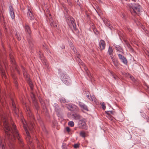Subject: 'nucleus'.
Instances as JSON below:
<instances>
[{
  "label": "nucleus",
  "instance_id": "f257e3e1",
  "mask_svg": "<svg viewBox=\"0 0 149 149\" xmlns=\"http://www.w3.org/2000/svg\"><path fill=\"white\" fill-rule=\"evenodd\" d=\"M1 118L4 127V130L6 134V138L7 139V141L5 140V143H3V141H1L0 146L2 149H14L13 143L15 140V136L17 138L20 146H23L24 143L16 129L15 125L12 124L11 126L4 115H1Z\"/></svg>",
  "mask_w": 149,
  "mask_h": 149
},
{
  "label": "nucleus",
  "instance_id": "f03ea898",
  "mask_svg": "<svg viewBox=\"0 0 149 149\" xmlns=\"http://www.w3.org/2000/svg\"><path fill=\"white\" fill-rule=\"evenodd\" d=\"M130 12L132 15H135L140 12V6L138 4L132 3L130 5Z\"/></svg>",
  "mask_w": 149,
  "mask_h": 149
},
{
  "label": "nucleus",
  "instance_id": "7ed1b4c3",
  "mask_svg": "<svg viewBox=\"0 0 149 149\" xmlns=\"http://www.w3.org/2000/svg\"><path fill=\"white\" fill-rule=\"evenodd\" d=\"M24 28L26 33L29 34V36L27 37V39L30 45H31V44L32 43L33 40L30 36L31 32V29L29 25L26 24H25L24 26Z\"/></svg>",
  "mask_w": 149,
  "mask_h": 149
},
{
  "label": "nucleus",
  "instance_id": "20e7f679",
  "mask_svg": "<svg viewBox=\"0 0 149 149\" xmlns=\"http://www.w3.org/2000/svg\"><path fill=\"white\" fill-rule=\"evenodd\" d=\"M66 21L68 25L72 29V30L73 29L71 27L72 26L74 30H76V23L74 22V19L72 17H68L67 19L66 18Z\"/></svg>",
  "mask_w": 149,
  "mask_h": 149
},
{
  "label": "nucleus",
  "instance_id": "39448f33",
  "mask_svg": "<svg viewBox=\"0 0 149 149\" xmlns=\"http://www.w3.org/2000/svg\"><path fill=\"white\" fill-rule=\"evenodd\" d=\"M66 107L70 111H73L74 112L77 111L79 110L78 107L73 104H66Z\"/></svg>",
  "mask_w": 149,
  "mask_h": 149
},
{
  "label": "nucleus",
  "instance_id": "423d86ee",
  "mask_svg": "<svg viewBox=\"0 0 149 149\" xmlns=\"http://www.w3.org/2000/svg\"><path fill=\"white\" fill-rule=\"evenodd\" d=\"M99 48L101 51L104 49L105 48V42L103 40H101L99 42Z\"/></svg>",
  "mask_w": 149,
  "mask_h": 149
},
{
  "label": "nucleus",
  "instance_id": "0eeeda50",
  "mask_svg": "<svg viewBox=\"0 0 149 149\" xmlns=\"http://www.w3.org/2000/svg\"><path fill=\"white\" fill-rule=\"evenodd\" d=\"M61 79L63 82L65 84H67L70 81L69 77L67 75H62L61 76Z\"/></svg>",
  "mask_w": 149,
  "mask_h": 149
},
{
  "label": "nucleus",
  "instance_id": "6e6552de",
  "mask_svg": "<svg viewBox=\"0 0 149 149\" xmlns=\"http://www.w3.org/2000/svg\"><path fill=\"white\" fill-rule=\"evenodd\" d=\"M119 59L125 64L126 65L127 63V59L124 56L120 54H118Z\"/></svg>",
  "mask_w": 149,
  "mask_h": 149
},
{
  "label": "nucleus",
  "instance_id": "1a4fd4ad",
  "mask_svg": "<svg viewBox=\"0 0 149 149\" xmlns=\"http://www.w3.org/2000/svg\"><path fill=\"white\" fill-rule=\"evenodd\" d=\"M79 123L80 127L86 130L87 129V127L86 126V124L84 121L80 120L79 121Z\"/></svg>",
  "mask_w": 149,
  "mask_h": 149
},
{
  "label": "nucleus",
  "instance_id": "9d476101",
  "mask_svg": "<svg viewBox=\"0 0 149 149\" xmlns=\"http://www.w3.org/2000/svg\"><path fill=\"white\" fill-rule=\"evenodd\" d=\"M49 15L50 17L49 18V19L51 26L52 27H54V28L57 27V24L56 23V22H54L52 19V17H51V15L49 14Z\"/></svg>",
  "mask_w": 149,
  "mask_h": 149
},
{
  "label": "nucleus",
  "instance_id": "9b49d317",
  "mask_svg": "<svg viewBox=\"0 0 149 149\" xmlns=\"http://www.w3.org/2000/svg\"><path fill=\"white\" fill-rule=\"evenodd\" d=\"M79 105L81 109L87 111H88L87 106L83 102H79Z\"/></svg>",
  "mask_w": 149,
  "mask_h": 149
},
{
  "label": "nucleus",
  "instance_id": "f8f14e48",
  "mask_svg": "<svg viewBox=\"0 0 149 149\" xmlns=\"http://www.w3.org/2000/svg\"><path fill=\"white\" fill-rule=\"evenodd\" d=\"M9 13L10 15L11 18L13 19H14L15 17V15L13 8L11 6H10L9 7Z\"/></svg>",
  "mask_w": 149,
  "mask_h": 149
},
{
  "label": "nucleus",
  "instance_id": "ddd939ff",
  "mask_svg": "<svg viewBox=\"0 0 149 149\" xmlns=\"http://www.w3.org/2000/svg\"><path fill=\"white\" fill-rule=\"evenodd\" d=\"M111 58L114 65L117 68H118L119 63L118 60L114 58V57L113 58Z\"/></svg>",
  "mask_w": 149,
  "mask_h": 149
},
{
  "label": "nucleus",
  "instance_id": "4468645a",
  "mask_svg": "<svg viewBox=\"0 0 149 149\" xmlns=\"http://www.w3.org/2000/svg\"><path fill=\"white\" fill-rule=\"evenodd\" d=\"M0 70L1 72L2 75L4 77H5V73L3 68V64L1 61H0Z\"/></svg>",
  "mask_w": 149,
  "mask_h": 149
},
{
  "label": "nucleus",
  "instance_id": "2eb2a0df",
  "mask_svg": "<svg viewBox=\"0 0 149 149\" xmlns=\"http://www.w3.org/2000/svg\"><path fill=\"white\" fill-rule=\"evenodd\" d=\"M27 15L28 17L31 20H32L34 19V17L32 13L30 10H29L28 9V12L27 13Z\"/></svg>",
  "mask_w": 149,
  "mask_h": 149
},
{
  "label": "nucleus",
  "instance_id": "dca6fc26",
  "mask_svg": "<svg viewBox=\"0 0 149 149\" xmlns=\"http://www.w3.org/2000/svg\"><path fill=\"white\" fill-rule=\"evenodd\" d=\"M72 117L74 119L79 120L81 118V116L78 114H73L72 115Z\"/></svg>",
  "mask_w": 149,
  "mask_h": 149
},
{
  "label": "nucleus",
  "instance_id": "f3484780",
  "mask_svg": "<svg viewBox=\"0 0 149 149\" xmlns=\"http://www.w3.org/2000/svg\"><path fill=\"white\" fill-rule=\"evenodd\" d=\"M9 57L10 59V61L11 63L14 65H15V60L14 58V57L12 54H9Z\"/></svg>",
  "mask_w": 149,
  "mask_h": 149
},
{
  "label": "nucleus",
  "instance_id": "a211bd4d",
  "mask_svg": "<svg viewBox=\"0 0 149 149\" xmlns=\"http://www.w3.org/2000/svg\"><path fill=\"white\" fill-rule=\"evenodd\" d=\"M108 52L111 58H113V50L111 47H109L108 50Z\"/></svg>",
  "mask_w": 149,
  "mask_h": 149
},
{
  "label": "nucleus",
  "instance_id": "6ab92c4d",
  "mask_svg": "<svg viewBox=\"0 0 149 149\" xmlns=\"http://www.w3.org/2000/svg\"><path fill=\"white\" fill-rule=\"evenodd\" d=\"M39 100L42 108L44 109H46V105L43 100H42V99L41 98H39Z\"/></svg>",
  "mask_w": 149,
  "mask_h": 149
},
{
  "label": "nucleus",
  "instance_id": "aec40b11",
  "mask_svg": "<svg viewBox=\"0 0 149 149\" xmlns=\"http://www.w3.org/2000/svg\"><path fill=\"white\" fill-rule=\"evenodd\" d=\"M22 68L23 70V74L24 77L25 78H28L29 75L27 74L26 71L25 70L23 66H22Z\"/></svg>",
  "mask_w": 149,
  "mask_h": 149
},
{
  "label": "nucleus",
  "instance_id": "412c9836",
  "mask_svg": "<svg viewBox=\"0 0 149 149\" xmlns=\"http://www.w3.org/2000/svg\"><path fill=\"white\" fill-rule=\"evenodd\" d=\"M34 105L35 109L38 111L39 109V107L38 105V103L37 101H34L33 102Z\"/></svg>",
  "mask_w": 149,
  "mask_h": 149
},
{
  "label": "nucleus",
  "instance_id": "4be33fe9",
  "mask_svg": "<svg viewBox=\"0 0 149 149\" xmlns=\"http://www.w3.org/2000/svg\"><path fill=\"white\" fill-rule=\"evenodd\" d=\"M12 106L13 107V109L15 111V113L16 114H17V113L18 109L16 108V107L15 105V103L13 101H12Z\"/></svg>",
  "mask_w": 149,
  "mask_h": 149
},
{
  "label": "nucleus",
  "instance_id": "5701e85b",
  "mask_svg": "<svg viewBox=\"0 0 149 149\" xmlns=\"http://www.w3.org/2000/svg\"><path fill=\"white\" fill-rule=\"evenodd\" d=\"M116 49L117 51H118L119 52H123V50L122 48L119 45H116L115 46Z\"/></svg>",
  "mask_w": 149,
  "mask_h": 149
},
{
  "label": "nucleus",
  "instance_id": "b1692460",
  "mask_svg": "<svg viewBox=\"0 0 149 149\" xmlns=\"http://www.w3.org/2000/svg\"><path fill=\"white\" fill-rule=\"evenodd\" d=\"M87 97L90 101H93L95 100V97L94 95L91 96L90 95L89 96V97Z\"/></svg>",
  "mask_w": 149,
  "mask_h": 149
},
{
  "label": "nucleus",
  "instance_id": "393cba45",
  "mask_svg": "<svg viewBox=\"0 0 149 149\" xmlns=\"http://www.w3.org/2000/svg\"><path fill=\"white\" fill-rule=\"evenodd\" d=\"M30 96L32 99L33 102V101H36L35 97V95L33 93H31Z\"/></svg>",
  "mask_w": 149,
  "mask_h": 149
},
{
  "label": "nucleus",
  "instance_id": "a878e982",
  "mask_svg": "<svg viewBox=\"0 0 149 149\" xmlns=\"http://www.w3.org/2000/svg\"><path fill=\"white\" fill-rule=\"evenodd\" d=\"M54 107H55V109L56 111H58L59 109V107L57 104H54Z\"/></svg>",
  "mask_w": 149,
  "mask_h": 149
},
{
  "label": "nucleus",
  "instance_id": "bb28decb",
  "mask_svg": "<svg viewBox=\"0 0 149 149\" xmlns=\"http://www.w3.org/2000/svg\"><path fill=\"white\" fill-rule=\"evenodd\" d=\"M59 100L60 101L61 103H65L66 102V100L63 97H60Z\"/></svg>",
  "mask_w": 149,
  "mask_h": 149
},
{
  "label": "nucleus",
  "instance_id": "cd10ccee",
  "mask_svg": "<svg viewBox=\"0 0 149 149\" xmlns=\"http://www.w3.org/2000/svg\"><path fill=\"white\" fill-rule=\"evenodd\" d=\"M80 136L84 138L86 137L85 133L84 131H81L80 133Z\"/></svg>",
  "mask_w": 149,
  "mask_h": 149
},
{
  "label": "nucleus",
  "instance_id": "c85d7f7f",
  "mask_svg": "<svg viewBox=\"0 0 149 149\" xmlns=\"http://www.w3.org/2000/svg\"><path fill=\"white\" fill-rule=\"evenodd\" d=\"M68 125L71 127H73L74 125V123L73 121H70L68 123Z\"/></svg>",
  "mask_w": 149,
  "mask_h": 149
},
{
  "label": "nucleus",
  "instance_id": "c756f323",
  "mask_svg": "<svg viewBox=\"0 0 149 149\" xmlns=\"http://www.w3.org/2000/svg\"><path fill=\"white\" fill-rule=\"evenodd\" d=\"M101 104L102 107V108L103 110H104L106 109V106H105V104L103 102H102L101 103Z\"/></svg>",
  "mask_w": 149,
  "mask_h": 149
},
{
  "label": "nucleus",
  "instance_id": "7c9ffc66",
  "mask_svg": "<svg viewBox=\"0 0 149 149\" xmlns=\"http://www.w3.org/2000/svg\"><path fill=\"white\" fill-rule=\"evenodd\" d=\"M15 36L16 37L17 39L18 40H21V37L19 34L17 33H16L15 34Z\"/></svg>",
  "mask_w": 149,
  "mask_h": 149
},
{
  "label": "nucleus",
  "instance_id": "2f4dec72",
  "mask_svg": "<svg viewBox=\"0 0 149 149\" xmlns=\"http://www.w3.org/2000/svg\"><path fill=\"white\" fill-rule=\"evenodd\" d=\"M125 43H126V45H127V46L129 48L131 49L132 48V47L130 45V44L128 42H126V41H125Z\"/></svg>",
  "mask_w": 149,
  "mask_h": 149
},
{
  "label": "nucleus",
  "instance_id": "473e14b6",
  "mask_svg": "<svg viewBox=\"0 0 149 149\" xmlns=\"http://www.w3.org/2000/svg\"><path fill=\"white\" fill-rule=\"evenodd\" d=\"M86 96L87 97H89V96L91 95L89 92L88 91H86Z\"/></svg>",
  "mask_w": 149,
  "mask_h": 149
},
{
  "label": "nucleus",
  "instance_id": "72a5a7b5",
  "mask_svg": "<svg viewBox=\"0 0 149 149\" xmlns=\"http://www.w3.org/2000/svg\"><path fill=\"white\" fill-rule=\"evenodd\" d=\"M145 54L149 58V51L147 50H146L144 51Z\"/></svg>",
  "mask_w": 149,
  "mask_h": 149
},
{
  "label": "nucleus",
  "instance_id": "f704fd0d",
  "mask_svg": "<svg viewBox=\"0 0 149 149\" xmlns=\"http://www.w3.org/2000/svg\"><path fill=\"white\" fill-rule=\"evenodd\" d=\"M27 111H28V113L29 114V116L30 117H31L32 118H33V117L32 116V114L31 113V111H29L28 110H27Z\"/></svg>",
  "mask_w": 149,
  "mask_h": 149
},
{
  "label": "nucleus",
  "instance_id": "c9c22d12",
  "mask_svg": "<svg viewBox=\"0 0 149 149\" xmlns=\"http://www.w3.org/2000/svg\"><path fill=\"white\" fill-rule=\"evenodd\" d=\"M85 70L86 71V73H87V74L88 75V76L90 78H91V76L89 75L88 74V72L87 71V69L86 68H85Z\"/></svg>",
  "mask_w": 149,
  "mask_h": 149
},
{
  "label": "nucleus",
  "instance_id": "e433bc0d",
  "mask_svg": "<svg viewBox=\"0 0 149 149\" xmlns=\"http://www.w3.org/2000/svg\"><path fill=\"white\" fill-rule=\"evenodd\" d=\"M74 147L75 148H77L79 147V145L78 144H76L74 146Z\"/></svg>",
  "mask_w": 149,
  "mask_h": 149
},
{
  "label": "nucleus",
  "instance_id": "4c0bfd02",
  "mask_svg": "<svg viewBox=\"0 0 149 149\" xmlns=\"http://www.w3.org/2000/svg\"><path fill=\"white\" fill-rule=\"evenodd\" d=\"M12 77H13V78L14 79H15L16 78V76L15 75V74H14L13 73V74H12Z\"/></svg>",
  "mask_w": 149,
  "mask_h": 149
},
{
  "label": "nucleus",
  "instance_id": "58836bf2",
  "mask_svg": "<svg viewBox=\"0 0 149 149\" xmlns=\"http://www.w3.org/2000/svg\"><path fill=\"white\" fill-rule=\"evenodd\" d=\"M66 131L68 132H69L70 130V129L69 127H66Z\"/></svg>",
  "mask_w": 149,
  "mask_h": 149
},
{
  "label": "nucleus",
  "instance_id": "ea45409f",
  "mask_svg": "<svg viewBox=\"0 0 149 149\" xmlns=\"http://www.w3.org/2000/svg\"><path fill=\"white\" fill-rule=\"evenodd\" d=\"M37 144L38 147H39L40 148H41V147L42 146V145L40 144V143H39V141H37Z\"/></svg>",
  "mask_w": 149,
  "mask_h": 149
},
{
  "label": "nucleus",
  "instance_id": "a19ab883",
  "mask_svg": "<svg viewBox=\"0 0 149 149\" xmlns=\"http://www.w3.org/2000/svg\"><path fill=\"white\" fill-rule=\"evenodd\" d=\"M15 70H17L18 73L19 74H20V72H19V70H18V69H17V67H16V66H15Z\"/></svg>",
  "mask_w": 149,
  "mask_h": 149
},
{
  "label": "nucleus",
  "instance_id": "79ce46f5",
  "mask_svg": "<svg viewBox=\"0 0 149 149\" xmlns=\"http://www.w3.org/2000/svg\"><path fill=\"white\" fill-rule=\"evenodd\" d=\"M77 60L80 63V62L81 61V60L80 59V58L77 57Z\"/></svg>",
  "mask_w": 149,
  "mask_h": 149
},
{
  "label": "nucleus",
  "instance_id": "37998d69",
  "mask_svg": "<svg viewBox=\"0 0 149 149\" xmlns=\"http://www.w3.org/2000/svg\"><path fill=\"white\" fill-rule=\"evenodd\" d=\"M107 117H108L109 119L110 120H112V118L110 115V116H109L108 115Z\"/></svg>",
  "mask_w": 149,
  "mask_h": 149
},
{
  "label": "nucleus",
  "instance_id": "c03bdc74",
  "mask_svg": "<svg viewBox=\"0 0 149 149\" xmlns=\"http://www.w3.org/2000/svg\"><path fill=\"white\" fill-rule=\"evenodd\" d=\"M109 111H106V113H107V114L110 117L109 112Z\"/></svg>",
  "mask_w": 149,
  "mask_h": 149
},
{
  "label": "nucleus",
  "instance_id": "a18cd8bd",
  "mask_svg": "<svg viewBox=\"0 0 149 149\" xmlns=\"http://www.w3.org/2000/svg\"><path fill=\"white\" fill-rule=\"evenodd\" d=\"M109 112L110 114H113V111H109Z\"/></svg>",
  "mask_w": 149,
  "mask_h": 149
},
{
  "label": "nucleus",
  "instance_id": "49530a36",
  "mask_svg": "<svg viewBox=\"0 0 149 149\" xmlns=\"http://www.w3.org/2000/svg\"><path fill=\"white\" fill-rule=\"evenodd\" d=\"M29 84L30 86L33 85L31 81H29Z\"/></svg>",
  "mask_w": 149,
  "mask_h": 149
},
{
  "label": "nucleus",
  "instance_id": "de8ad7c7",
  "mask_svg": "<svg viewBox=\"0 0 149 149\" xmlns=\"http://www.w3.org/2000/svg\"><path fill=\"white\" fill-rule=\"evenodd\" d=\"M32 90L33 89V85H31L30 86Z\"/></svg>",
  "mask_w": 149,
  "mask_h": 149
},
{
  "label": "nucleus",
  "instance_id": "09e8293b",
  "mask_svg": "<svg viewBox=\"0 0 149 149\" xmlns=\"http://www.w3.org/2000/svg\"><path fill=\"white\" fill-rule=\"evenodd\" d=\"M106 25L107 26H109L110 25L109 23H108V22L107 23H106Z\"/></svg>",
  "mask_w": 149,
  "mask_h": 149
},
{
  "label": "nucleus",
  "instance_id": "8fccbe9b",
  "mask_svg": "<svg viewBox=\"0 0 149 149\" xmlns=\"http://www.w3.org/2000/svg\"><path fill=\"white\" fill-rule=\"evenodd\" d=\"M130 77L131 78V79H132V80H133V79H134V78L132 77Z\"/></svg>",
  "mask_w": 149,
  "mask_h": 149
},
{
  "label": "nucleus",
  "instance_id": "3c124183",
  "mask_svg": "<svg viewBox=\"0 0 149 149\" xmlns=\"http://www.w3.org/2000/svg\"><path fill=\"white\" fill-rule=\"evenodd\" d=\"M129 31H130V32L132 31V30L131 29H129Z\"/></svg>",
  "mask_w": 149,
  "mask_h": 149
},
{
  "label": "nucleus",
  "instance_id": "603ef678",
  "mask_svg": "<svg viewBox=\"0 0 149 149\" xmlns=\"http://www.w3.org/2000/svg\"><path fill=\"white\" fill-rule=\"evenodd\" d=\"M107 20H104V22L105 23V22H107Z\"/></svg>",
  "mask_w": 149,
  "mask_h": 149
},
{
  "label": "nucleus",
  "instance_id": "864d4df0",
  "mask_svg": "<svg viewBox=\"0 0 149 149\" xmlns=\"http://www.w3.org/2000/svg\"><path fill=\"white\" fill-rule=\"evenodd\" d=\"M113 76V77L115 79H116V77L114 76Z\"/></svg>",
  "mask_w": 149,
  "mask_h": 149
},
{
  "label": "nucleus",
  "instance_id": "5fc2aeb1",
  "mask_svg": "<svg viewBox=\"0 0 149 149\" xmlns=\"http://www.w3.org/2000/svg\"><path fill=\"white\" fill-rule=\"evenodd\" d=\"M96 11L97 12V13H98L97 12V10H96Z\"/></svg>",
  "mask_w": 149,
  "mask_h": 149
},
{
  "label": "nucleus",
  "instance_id": "6e6d98bb",
  "mask_svg": "<svg viewBox=\"0 0 149 149\" xmlns=\"http://www.w3.org/2000/svg\"><path fill=\"white\" fill-rule=\"evenodd\" d=\"M148 118H149V117H148Z\"/></svg>",
  "mask_w": 149,
  "mask_h": 149
}]
</instances>
